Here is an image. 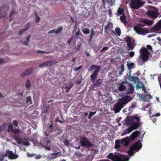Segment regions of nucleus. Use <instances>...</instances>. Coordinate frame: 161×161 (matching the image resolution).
I'll list each match as a JSON object with an SVG mask.
<instances>
[{
	"label": "nucleus",
	"mask_w": 161,
	"mask_h": 161,
	"mask_svg": "<svg viewBox=\"0 0 161 161\" xmlns=\"http://www.w3.org/2000/svg\"><path fill=\"white\" fill-rule=\"evenodd\" d=\"M125 121L127 125H130V126L125 130V134L129 133L132 130H136L141 125V119L138 116H130L129 118H126Z\"/></svg>",
	"instance_id": "obj_1"
},
{
	"label": "nucleus",
	"mask_w": 161,
	"mask_h": 161,
	"mask_svg": "<svg viewBox=\"0 0 161 161\" xmlns=\"http://www.w3.org/2000/svg\"><path fill=\"white\" fill-rule=\"evenodd\" d=\"M132 100L130 96L126 95L119 99L114 106L115 113L119 112L124 107L125 105Z\"/></svg>",
	"instance_id": "obj_2"
},
{
	"label": "nucleus",
	"mask_w": 161,
	"mask_h": 161,
	"mask_svg": "<svg viewBox=\"0 0 161 161\" xmlns=\"http://www.w3.org/2000/svg\"><path fill=\"white\" fill-rule=\"evenodd\" d=\"M142 146V144L140 142V141L139 140L135 142L134 144L130 146V148L128 151V153L130 156L134 155V153L139 151Z\"/></svg>",
	"instance_id": "obj_3"
},
{
	"label": "nucleus",
	"mask_w": 161,
	"mask_h": 161,
	"mask_svg": "<svg viewBox=\"0 0 161 161\" xmlns=\"http://www.w3.org/2000/svg\"><path fill=\"white\" fill-rule=\"evenodd\" d=\"M107 158L113 161H128L129 159L127 156L121 154L113 155V153H110Z\"/></svg>",
	"instance_id": "obj_4"
},
{
	"label": "nucleus",
	"mask_w": 161,
	"mask_h": 161,
	"mask_svg": "<svg viewBox=\"0 0 161 161\" xmlns=\"http://www.w3.org/2000/svg\"><path fill=\"white\" fill-rule=\"evenodd\" d=\"M101 68L100 66H97L94 64L91 66L90 68V71H92L94 69V71L90 76L91 80L93 83H94L98 75V72L99 71Z\"/></svg>",
	"instance_id": "obj_5"
},
{
	"label": "nucleus",
	"mask_w": 161,
	"mask_h": 161,
	"mask_svg": "<svg viewBox=\"0 0 161 161\" xmlns=\"http://www.w3.org/2000/svg\"><path fill=\"white\" fill-rule=\"evenodd\" d=\"M147 48H142L140 50V53H142V59L143 61H146L148 59V56L149 52L148 50L150 51H152V47L150 45H147Z\"/></svg>",
	"instance_id": "obj_6"
},
{
	"label": "nucleus",
	"mask_w": 161,
	"mask_h": 161,
	"mask_svg": "<svg viewBox=\"0 0 161 161\" xmlns=\"http://www.w3.org/2000/svg\"><path fill=\"white\" fill-rule=\"evenodd\" d=\"M158 9L152 6L147 10L146 14L150 17L155 19L158 16Z\"/></svg>",
	"instance_id": "obj_7"
},
{
	"label": "nucleus",
	"mask_w": 161,
	"mask_h": 161,
	"mask_svg": "<svg viewBox=\"0 0 161 161\" xmlns=\"http://www.w3.org/2000/svg\"><path fill=\"white\" fill-rule=\"evenodd\" d=\"M80 139L81 140L80 143L82 147L89 148L93 146V145L89 141L87 138L85 137H81Z\"/></svg>",
	"instance_id": "obj_8"
},
{
	"label": "nucleus",
	"mask_w": 161,
	"mask_h": 161,
	"mask_svg": "<svg viewBox=\"0 0 161 161\" xmlns=\"http://www.w3.org/2000/svg\"><path fill=\"white\" fill-rule=\"evenodd\" d=\"M125 41L127 42V46L128 48V50H132L134 48V46L135 45V41L134 39L131 37L127 36Z\"/></svg>",
	"instance_id": "obj_9"
},
{
	"label": "nucleus",
	"mask_w": 161,
	"mask_h": 161,
	"mask_svg": "<svg viewBox=\"0 0 161 161\" xmlns=\"http://www.w3.org/2000/svg\"><path fill=\"white\" fill-rule=\"evenodd\" d=\"M153 21L147 19L142 18L139 20L138 23H137V25L141 26L146 25L150 26L153 25Z\"/></svg>",
	"instance_id": "obj_10"
},
{
	"label": "nucleus",
	"mask_w": 161,
	"mask_h": 161,
	"mask_svg": "<svg viewBox=\"0 0 161 161\" xmlns=\"http://www.w3.org/2000/svg\"><path fill=\"white\" fill-rule=\"evenodd\" d=\"M143 4L141 0H132L130 3V6L134 9H137Z\"/></svg>",
	"instance_id": "obj_11"
},
{
	"label": "nucleus",
	"mask_w": 161,
	"mask_h": 161,
	"mask_svg": "<svg viewBox=\"0 0 161 161\" xmlns=\"http://www.w3.org/2000/svg\"><path fill=\"white\" fill-rule=\"evenodd\" d=\"M134 30L137 33L142 35H145L151 31L150 30H149L147 29H144L136 25L134 27Z\"/></svg>",
	"instance_id": "obj_12"
},
{
	"label": "nucleus",
	"mask_w": 161,
	"mask_h": 161,
	"mask_svg": "<svg viewBox=\"0 0 161 161\" xmlns=\"http://www.w3.org/2000/svg\"><path fill=\"white\" fill-rule=\"evenodd\" d=\"M8 8V6L4 4L1 7L0 10V14H1L0 19L3 17H4L6 16Z\"/></svg>",
	"instance_id": "obj_13"
},
{
	"label": "nucleus",
	"mask_w": 161,
	"mask_h": 161,
	"mask_svg": "<svg viewBox=\"0 0 161 161\" xmlns=\"http://www.w3.org/2000/svg\"><path fill=\"white\" fill-rule=\"evenodd\" d=\"M6 153L7 156H8V158L10 159H15L18 158V155L17 154L14 153L12 151L7 150Z\"/></svg>",
	"instance_id": "obj_14"
},
{
	"label": "nucleus",
	"mask_w": 161,
	"mask_h": 161,
	"mask_svg": "<svg viewBox=\"0 0 161 161\" xmlns=\"http://www.w3.org/2000/svg\"><path fill=\"white\" fill-rule=\"evenodd\" d=\"M132 142L130 139L129 136H127L121 139V143L123 145L128 146L130 143Z\"/></svg>",
	"instance_id": "obj_15"
},
{
	"label": "nucleus",
	"mask_w": 161,
	"mask_h": 161,
	"mask_svg": "<svg viewBox=\"0 0 161 161\" xmlns=\"http://www.w3.org/2000/svg\"><path fill=\"white\" fill-rule=\"evenodd\" d=\"M161 29V19L159 20L153 27L150 29L151 32H155Z\"/></svg>",
	"instance_id": "obj_16"
},
{
	"label": "nucleus",
	"mask_w": 161,
	"mask_h": 161,
	"mask_svg": "<svg viewBox=\"0 0 161 161\" xmlns=\"http://www.w3.org/2000/svg\"><path fill=\"white\" fill-rule=\"evenodd\" d=\"M128 82L123 81L119 85L118 89L120 91H124L126 90V86L125 84H127Z\"/></svg>",
	"instance_id": "obj_17"
},
{
	"label": "nucleus",
	"mask_w": 161,
	"mask_h": 161,
	"mask_svg": "<svg viewBox=\"0 0 161 161\" xmlns=\"http://www.w3.org/2000/svg\"><path fill=\"white\" fill-rule=\"evenodd\" d=\"M140 134V132L139 131L136 130L133 132L131 135L130 136H129L130 139L132 142Z\"/></svg>",
	"instance_id": "obj_18"
},
{
	"label": "nucleus",
	"mask_w": 161,
	"mask_h": 161,
	"mask_svg": "<svg viewBox=\"0 0 161 161\" xmlns=\"http://www.w3.org/2000/svg\"><path fill=\"white\" fill-rule=\"evenodd\" d=\"M103 80L101 79L97 80L96 82L93 85V88L96 90L97 87H100L103 84Z\"/></svg>",
	"instance_id": "obj_19"
},
{
	"label": "nucleus",
	"mask_w": 161,
	"mask_h": 161,
	"mask_svg": "<svg viewBox=\"0 0 161 161\" xmlns=\"http://www.w3.org/2000/svg\"><path fill=\"white\" fill-rule=\"evenodd\" d=\"M128 88L126 90V93L128 94H132L134 92V88L132 84L129 83L128 82L127 84Z\"/></svg>",
	"instance_id": "obj_20"
},
{
	"label": "nucleus",
	"mask_w": 161,
	"mask_h": 161,
	"mask_svg": "<svg viewBox=\"0 0 161 161\" xmlns=\"http://www.w3.org/2000/svg\"><path fill=\"white\" fill-rule=\"evenodd\" d=\"M33 68H32L27 69L26 71L22 73L21 74V76L22 77H24L25 76L30 75L31 74L33 71Z\"/></svg>",
	"instance_id": "obj_21"
},
{
	"label": "nucleus",
	"mask_w": 161,
	"mask_h": 161,
	"mask_svg": "<svg viewBox=\"0 0 161 161\" xmlns=\"http://www.w3.org/2000/svg\"><path fill=\"white\" fill-rule=\"evenodd\" d=\"M106 27H107V29L109 31H111L112 33L113 34H115V32L114 31L112 30V29L113 28V24L111 22H108V24L105 26Z\"/></svg>",
	"instance_id": "obj_22"
},
{
	"label": "nucleus",
	"mask_w": 161,
	"mask_h": 161,
	"mask_svg": "<svg viewBox=\"0 0 161 161\" xmlns=\"http://www.w3.org/2000/svg\"><path fill=\"white\" fill-rule=\"evenodd\" d=\"M52 62L47 61L43 63L42 64H40L39 66L40 68H42L45 67H48V66H51L52 65Z\"/></svg>",
	"instance_id": "obj_23"
},
{
	"label": "nucleus",
	"mask_w": 161,
	"mask_h": 161,
	"mask_svg": "<svg viewBox=\"0 0 161 161\" xmlns=\"http://www.w3.org/2000/svg\"><path fill=\"white\" fill-rule=\"evenodd\" d=\"M14 140L17 142L18 144H20L22 142V138L19 136L16 135L14 136Z\"/></svg>",
	"instance_id": "obj_24"
},
{
	"label": "nucleus",
	"mask_w": 161,
	"mask_h": 161,
	"mask_svg": "<svg viewBox=\"0 0 161 161\" xmlns=\"http://www.w3.org/2000/svg\"><path fill=\"white\" fill-rule=\"evenodd\" d=\"M73 84L72 83L70 84L69 86H66L65 87H64V90H65L64 92L66 93H68L70 90L71 89L73 86Z\"/></svg>",
	"instance_id": "obj_25"
},
{
	"label": "nucleus",
	"mask_w": 161,
	"mask_h": 161,
	"mask_svg": "<svg viewBox=\"0 0 161 161\" xmlns=\"http://www.w3.org/2000/svg\"><path fill=\"white\" fill-rule=\"evenodd\" d=\"M121 141L120 140H116L115 141V149H117L120 147H121L120 145V144L121 143Z\"/></svg>",
	"instance_id": "obj_26"
},
{
	"label": "nucleus",
	"mask_w": 161,
	"mask_h": 161,
	"mask_svg": "<svg viewBox=\"0 0 161 161\" xmlns=\"http://www.w3.org/2000/svg\"><path fill=\"white\" fill-rule=\"evenodd\" d=\"M91 33L89 35V41L91 42L92 39L93 38V36H94L95 33V32L93 30V29H91Z\"/></svg>",
	"instance_id": "obj_27"
},
{
	"label": "nucleus",
	"mask_w": 161,
	"mask_h": 161,
	"mask_svg": "<svg viewBox=\"0 0 161 161\" xmlns=\"http://www.w3.org/2000/svg\"><path fill=\"white\" fill-rule=\"evenodd\" d=\"M120 20L121 22L123 23L125 25L127 23V22L126 20V18L124 14L120 17Z\"/></svg>",
	"instance_id": "obj_28"
},
{
	"label": "nucleus",
	"mask_w": 161,
	"mask_h": 161,
	"mask_svg": "<svg viewBox=\"0 0 161 161\" xmlns=\"http://www.w3.org/2000/svg\"><path fill=\"white\" fill-rule=\"evenodd\" d=\"M31 82L30 80L28 79L26 81V83L25 84V86L27 90H29L31 87Z\"/></svg>",
	"instance_id": "obj_29"
},
{
	"label": "nucleus",
	"mask_w": 161,
	"mask_h": 161,
	"mask_svg": "<svg viewBox=\"0 0 161 161\" xmlns=\"http://www.w3.org/2000/svg\"><path fill=\"white\" fill-rule=\"evenodd\" d=\"M50 141L47 138H45L44 140V142L43 145L50 146Z\"/></svg>",
	"instance_id": "obj_30"
},
{
	"label": "nucleus",
	"mask_w": 161,
	"mask_h": 161,
	"mask_svg": "<svg viewBox=\"0 0 161 161\" xmlns=\"http://www.w3.org/2000/svg\"><path fill=\"white\" fill-rule=\"evenodd\" d=\"M47 130L50 132H52L55 131V130L54 129L53 125L52 123L49 125Z\"/></svg>",
	"instance_id": "obj_31"
},
{
	"label": "nucleus",
	"mask_w": 161,
	"mask_h": 161,
	"mask_svg": "<svg viewBox=\"0 0 161 161\" xmlns=\"http://www.w3.org/2000/svg\"><path fill=\"white\" fill-rule=\"evenodd\" d=\"M14 129L13 128V126L11 123L9 124L8 126V132H12Z\"/></svg>",
	"instance_id": "obj_32"
},
{
	"label": "nucleus",
	"mask_w": 161,
	"mask_h": 161,
	"mask_svg": "<svg viewBox=\"0 0 161 161\" xmlns=\"http://www.w3.org/2000/svg\"><path fill=\"white\" fill-rule=\"evenodd\" d=\"M130 79V80L132 81H134V82H136V80H139V78L138 77H136L134 76H132L130 75L129 76Z\"/></svg>",
	"instance_id": "obj_33"
},
{
	"label": "nucleus",
	"mask_w": 161,
	"mask_h": 161,
	"mask_svg": "<svg viewBox=\"0 0 161 161\" xmlns=\"http://www.w3.org/2000/svg\"><path fill=\"white\" fill-rule=\"evenodd\" d=\"M26 102L28 104H32V101L31 97L30 96L27 97L26 98Z\"/></svg>",
	"instance_id": "obj_34"
},
{
	"label": "nucleus",
	"mask_w": 161,
	"mask_h": 161,
	"mask_svg": "<svg viewBox=\"0 0 161 161\" xmlns=\"http://www.w3.org/2000/svg\"><path fill=\"white\" fill-rule=\"evenodd\" d=\"M20 130L19 129H14L12 132L14 134L18 135L20 133Z\"/></svg>",
	"instance_id": "obj_35"
},
{
	"label": "nucleus",
	"mask_w": 161,
	"mask_h": 161,
	"mask_svg": "<svg viewBox=\"0 0 161 161\" xmlns=\"http://www.w3.org/2000/svg\"><path fill=\"white\" fill-rule=\"evenodd\" d=\"M83 33L85 34H88L90 33V30L87 28H85L82 30Z\"/></svg>",
	"instance_id": "obj_36"
},
{
	"label": "nucleus",
	"mask_w": 161,
	"mask_h": 161,
	"mask_svg": "<svg viewBox=\"0 0 161 161\" xmlns=\"http://www.w3.org/2000/svg\"><path fill=\"white\" fill-rule=\"evenodd\" d=\"M82 77L81 76H79L76 81V84L77 85H79L81 82Z\"/></svg>",
	"instance_id": "obj_37"
},
{
	"label": "nucleus",
	"mask_w": 161,
	"mask_h": 161,
	"mask_svg": "<svg viewBox=\"0 0 161 161\" xmlns=\"http://www.w3.org/2000/svg\"><path fill=\"white\" fill-rule=\"evenodd\" d=\"M15 11L14 10H13L11 11L10 14L9 15V17L10 18V19H9V21L10 22L11 21L13 20V19L12 18V17L13 15V14H15Z\"/></svg>",
	"instance_id": "obj_38"
},
{
	"label": "nucleus",
	"mask_w": 161,
	"mask_h": 161,
	"mask_svg": "<svg viewBox=\"0 0 161 161\" xmlns=\"http://www.w3.org/2000/svg\"><path fill=\"white\" fill-rule=\"evenodd\" d=\"M7 157V154L6 152L5 154L0 153V161H3L4 160L5 157Z\"/></svg>",
	"instance_id": "obj_39"
},
{
	"label": "nucleus",
	"mask_w": 161,
	"mask_h": 161,
	"mask_svg": "<svg viewBox=\"0 0 161 161\" xmlns=\"http://www.w3.org/2000/svg\"><path fill=\"white\" fill-rule=\"evenodd\" d=\"M115 32L117 36H119L121 34V30L119 28H116L115 29Z\"/></svg>",
	"instance_id": "obj_40"
},
{
	"label": "nucleus",
	"mask_w": 161,
	"mask_h": 161,
	"mask_svg": "<svg viewBox=\"0 0 161 161\" xmlns=\"http://www.w3.org/2000/svg\"><path fill=\"white\" fill-rule=\"evenodd\" d=\"M35 14L36 15V23H37L40 20V18L38 15L37 13L36 12H34Z\"/></svg>",
	"instance_id": "obj_41"
},
{
	"label": "nucleus",
	"mask_w": 161,
	"mask_h": 161,
	"mask_svg": "<svg viewBox=\"0 0 161 161\" xmlns=\"http://www.w3.org/2000/svg\"><path fill=\"white\" fill-rule=\"evenodd\" d=\"M30 38H31V36L30 35H29L27 37V38H26V40H27V41H25V42H24V44L25 45H26L27 46H28V42L30 41Z\"/></svg>",
	"instance_id": "obj_42"
},
{
	"label": "nucleus",
	"mask_w": 161,
	"mask_h": 161,
	"mask_svg": "<svg viewBox=\"0 0 161 161\" xmlns=\"http://www.w3.org/2000/svg\"><path fill=\"white\" fill-rule=\"evenodd\" d=\"M23 140H24L26 141L25 142L22 141V143L25 146H28L30 145V143L27 140L25 139H24Z\"/></svg>",
	"instance_id": "obj_43"
},
{
	"label": "nucleus",
	"mask_w": 161,
	"mask_h": 161,
	"mask_svg": "<svg viewBox=\"0 0 161 161\" xmlns=\"http://www.w3.org/2000/svg\"><path fill=\"white\" fill-rule=\"evenodd\" d=\"M134 65V64L133 63H127V66L129 69H132V67Z\"/></svg>",
	"instance_id": "obj_44"
},
{
	"label": "nucleus",
	"mask_w": 161,
	"mask_h": 161,
	"mask_svg": "<svg viewBox=\"0 0 161 161\" xmlns=\"http://www.w3.org/2000/svg\"><path fill=\"white\" fill-rule=\"evenodd\" d=\"M63 30V27H60L58 28L57 30H56L55 33L56 34H59L60 33L61 31Z\"/></svg>",
	"instance_id": "obj_45"
},
{
	"label": "nucleus",
	"mask_w": 161,
	"mask_h": 161,
	"mask_svg": "<svg viewBox=\"0 0 161 161\" xmlns=\"http://www.w3.org/2000/svg\"><path fill=\"white\" fill-rule=\"evenodd\" d=\"M123 9L122 8H119L117 10V13L119 15H121L123 13Z\"/></svg>",
	"instance_id": "obj_46"
},
{
	"label": "nucleus",
	"mask_w": 161,
	"mask_h": 161,
	"mask_svg": "<svg viewBox=\"0 0 161 161\" xmlns=\"http://www.w3.org/2000/svg\"><path fill=\"white\" fill-rule=\"evenodd\" d=\"M96 111L94 112H90L89 116H88V119H90L91 117L93 116V115L95 114H96Z\"/></svg>",
	"instance_id": "obj_47"
},
{
	"label": "nucleus",
	"mask_w": 161,
	"mask_h": 161,
	"mask_svg": "<svg viewBox=\"0 0 161 161\" xmlns=\"http://www.w3.org/2000/svg\"><path fill=\"white\" fill-rule=\"evenodd\" d=\"M120 68L121 69V70L119 72V74L120 75H121L122 73L124 71V64H121Z\"/></svg>",
	"instance_id": "obj_48"
},
{
	"label": "nucleus",
	"mask_w": 161,
	"mask_h": 161,
	"mask_svg": "<svg viewBox=\"0 0 161 161\" xmlns=\"http://www.w3.org/2000/svg\"><path fill=\"white\" fill-rule=\"evenodd\" d=\"M64 143L66 146H68L69 145V142L67 139H66L63 141Z\"/></svg>",
	"instance_id": "obj_49"
},
{
	"label": "nucleus",
	"mask_w": 161,
	"mask_h": 161,
	"mask_svg": "<svg viewBox=\"0 0 161 161\" xmlns=\"http://www.w3.org/2000/svg\"><path fill=\"white\" fill-rule=\"evenodd\" d=\"M150 105H151L149 103H148V104H147L146 105H145V106H144L142 107V109L144 111L147 108L149 107L150 106Z\"/></svg>",
	"instance_id": "obj_50"
},
{
	"label": "nucleus",
	"mask_w": 161,
	"mask_h": 161,
	"mask_svg": "<svg viewBox=\"0 0 161 161\" xmlns=\"http://www.w3.org/2000/svg\"><path fill=\"white\" fill-rule=\"evenodd\" d=\"M13 124L15 126H18V121L16 120H13Z\"/></svg>",
	"instance_id": "obj_51"
},
{
	"label": "nucleus",
	"mask_w": 161,
	"mask_h": 161,
	"mask_svg": "<svg viewBox=\"0 0 161 161\" xmlns=\"http://www.w3.org/2000/svg\"><path fill=\"white\" fill-rule=\"evenodd\" d=\"M150 114H151V112H149V115H150V116H152V117H154V116H160V114L159 113H156V114H155V115H153L152 116H151L150 115Z\"/></svg>",
	"instance_id": "obj_52"
},
{
	"label": "nucleus",
	"mask_w": 161,
	"mask_h": 161,
	"mask_svg": "<svg viewBox=\"0 0 161 161\" xmlns=\"http://www.w3.org/2000/svg\"><path fill=\"white\" fill-rule=\"evenodd\" d=\"M55 120L56 122H59L61 123H63V121L59 120V119L58 117H57L55 118Z\"/></svg>",
	"instance_id": "obj_53"
},
{
	"label": "nucleus",
	"mask_w": 161,
	"mask_h": 161,
	"mask_svg": "<svg viewBox=\"0 0 161 161\" xmlns=\"http://www.w3.org/2000/svg\"><path fill=\"white\" fill-rule=\"evenodd\" d=\"M73 37L72 36L68 40L67 42V43H68L69 45H70L71 41L73 40Z\"/></svg>",
	"instance_id": "obj_54"
},
{
	"label": "nucleus",
	"mask_w": 161,
	"mask_h": 161,
	"mask_svg": "<svg viewBox=\"0 0 161 161\" xmlns=\"http://www.w3.org/2000/svg\"><path fill=\"white\" fill-rule=\"evenodd\" d=\"M82 68V66L81 65L79 66L78 67H76L74 69V70L75 71H78Z\"/></svg>",
	"instance_id": "obj_55"
},
{
	"label": "nucleus",
	"mask_w": 161,
	"mask_h": 161,
	"mask_svg": "<svg viewBox=\"0 0 161 161\" xmlns=\"http://www.w3.org/2000/svg\"><path fill=\"white\" fill-rule=\"evenodd\" d=\"M47 146L46 145H42V147H43L46 149L50 151L51 149L49 147H47Z\"/></svg>",
	"instance_id": "obj_56"
},
{
	"label": "nucleus",
	"mask_w": 161,
	"mask_h": 161,
	"mask_svg": "<svg viewBox=\"0 0 161 161\" xmlns=\"http://www.w3.org/2000/svg\"><path fill=\"white\" fill-rule=\"evenodd\" d=\"M134 54L135 53L133 51L130 52L129 53V56L131 58L132 57L134 56Z\"/></svg>",
	"instance_id": "obj_57"
},
{
	"label": "nucleus",
	"mask_w": 161,
	"mask_h": 161,
	"mask_svg": "<svg viewBox=\"0 0 161 161\" xmlns=\"http://www.w3.org/2000/svg\"><path fill=\"white\" fill-rule=\"evenodd\" d=\"M29 24H30V23H27V24L25 29H24V30L25 31H27V30H28V29L29 28Z\"/></svg>",
	"instance_id": "obj_58"
},
{
	"label": "nucleus",
	"mask_w": 161,
	"mask_h": 161,
	"mask_svg": "<svg viewBox=\"0 0 161 161\" xmlns=\"http://www.w3.org/2000/svg\"><path fill=\"white\" fill-rule=\"evenodd\" d=\"M37 53H48V52H45L41 50H38L37 51Z\"/></svg>",
	"instance_id": "obj_59"
},
{
	"label": "nucleus",
	"mask_w": 161,
	"mask_h": 161,
	"mask_svg": "<svg viewBox=\"0 0 161 161\" xmlns=\"http://www.w3.org/2000/svg\"><path fill=\"white\" fill-rule=\"evenodd\" d=\"M25 31L24 29L21 31H19L18 34L19 35H22L23 33Z\"/></svg>",
	"instance_id": "obj_60"
},
{
	"label": "nucleus",
	"mask_w": 161,
	"mask_h": 161,
	"mask_svg": "<svg viewBox=\"0 0 161 161\" xmlns=\"http://www.w3.org/2000/svg\"><path fill=\"white\" fill-rule=\"evenodd\" d=\"M5 129V127L3 125L0 126V132L2 131Z\"/></svg>",
	"instance_id": "obj_61"
},
{
	"label": "nucleus",
	"mask_w": 161,
	"mask_h": 161,
	"mask_svg": "<svg viewBox=\"0 0 161 161\" xmlns=\"http://www.w3.org/2000/svg\"><path fill=\"white\" fill-rule=\"evenodd\" d=\"M55 32H56V30L53 29V30H52L49 31L48 32V34H51V33H55Z\"/></svg>",
	"instance_id": "obj_62"
},
{
	"label": "nucleus",
	"mask_w": 161,
	"mask_h": 161,
	"mask_svg": "<svg viewBox=\"0 0 161 161\" xmlns=\"http://www.w3.org/2000/svg\"><path fill=\"white\" fill-rule=\"evenodd\" d=\"M142 87L143 90L144 91V92H146V88L145 87V86L142 83Z\"/></svg>",
	"instance_id": "obj_63"
},
{
	"label": "nucleus",
	"mask_w": 161,
	"mask_h": 161,
	"mask_svg": "<svg viewBox=\"0 0 161 161\" xmlns=\"http://www.w3.org/2000/svg\"><path fill=\"white\" fill-rule=\"evenodd\" d=\"M108 47H104L101 50V51H104L105 50H107L108 49Z\"/></svg>",
	"instance_id": "obj_64"
}]
</instances>
